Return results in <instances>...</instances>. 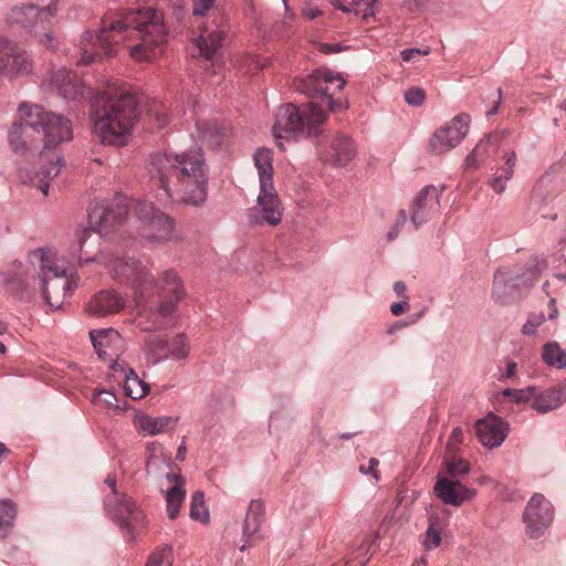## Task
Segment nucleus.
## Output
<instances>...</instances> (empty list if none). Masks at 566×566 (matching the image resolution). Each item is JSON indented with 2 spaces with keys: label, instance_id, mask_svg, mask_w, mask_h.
<instances>
[{
  "label": "nucleus",
  "instance_id": "59",
  "mask_svg": "<svg viewBox=\"0 0 566 566\" xmlns=\"http://www.w3.org/2000/svg\"><path fill=\"white\" fill-rule=\"evenodd\" d=\"M406 290H407V286H406L405 282H402V281H396V282L394 283V291H395V293H396L397 295H399V296H403V297H405V296H406V295H405Z\"/></svg>",
  "mask_w": 566,
  "mask_h": 566
},
{
  "label": "nucleus",
  "instance_id": "45",
  "mask_svg": "<svg viewBox=\"0 0 566 566\" xmlns=\"http://www.w3.org/2000/svg\"><path fill=\"white\" fill-rule=\"evenodd\" d=\"M463 443V430L461 427H455L452 429L451 434L447 442V452L449 455H454L460 446Z\"/></svg>",
  "mask_w": 566,
  "mask_h": 566
},
{
  "label": "nucleus",
  "instance_id": "16",
  "mask_svg": "<svg viewBox=\"0 0 566 566\" xmlns=\"http://www.w3.org/2000/svg\"><path fill=\"white\" fill-rule=\"evenodd\" d=\"M45 92L56 93L66 101H81L85 91L82 80L65 67L52 70L42 82Z\"/></svg>",
  "mask_w": 566,
  "mask_h": 566
},
{
  "label": "nucleus",
  "instance_id": "50",
  "mask_svg": "<svg viewBox=\"0 0 566 566\" xmlns=\"http://www.w3.org/2000/svg\"><path fill=\"white\" fill-rule=\"evenodd\" d=\"M346 46L340 43H321L319 51L324 54L339 53L344 51Z\"/></svg>",
  "mask_w": 566,
  "mask_h": 566
},
{
  "label": "nucleus",
  "instance_id": "20",
  "mask_svg": "<svg viewBox=\"0 0 566 566\" xmlns=\"http://www.w3.org/2000/svg\"><path fill=\"white\" fill-rule=\"evenodd\" d=\"M90 338L98 358L103 361L119 358L124 352L125 342L113 328L92 329Z\"/></svg>",
  "mask_w": 566,
  "mask_h": 566
},
{
  "label": "nucleus",
  "instance_id": "38",
  "mask_svg": "<svg viewBox=\"0 0 566 566\" xmlns=\"http://www.w3.org/2000/svg\"><path fill=\"white\" fill-rule=\"evenodd\" d=\"M189 349L190 347L187 336L182 333L177 334L170 340H168L166 353L167 359H185L189 355Z\"/></svg>",
  "mask_w": 566,
  "mask_h": 566
},
{
  "label": "nucleus",
  "instance_id": "63",
  "mask_svg": "<svg viewBox=\"0 0 566 566\" xmlns=\"http://www.w3.org/2000/svg\"><path fill=\"white\" fill-rule=\"evenodd\" d=\"M480 147V145H478L472 151L471 154L468 155L467 157V163H471V161H475L478 160V148Z\"/></svg>",
  "mask_w": 566,
  "mask_h": 566
},
{
  "label": "nucleus",
  "instance_id": "18",
  "mask_svg": "<svg viewBox=\"0 0 566 566\" xmlns=\"http://www.w3.org/2000/svg\"><path fill=\"white\" fill-rule=\"evenodd\" d=\"M29 104L22 103L18 108L19 113V123H14L9 130L8 139L11 149L15 154L27 155L29 153H33L38 150L39 145L31 137L34 128L31 125H28V122L24 115L29 114Z\"/></svg>",
  "mask_w": 566,
  "mask_h": 566
},
{
  "label": "nucleus",
  "instance_id": "26",
  "mask_svg": "<svg viewBox=\"0 0 566 566\" xmlns=\"http://www.w3.org/2000/svg\"><path fill=\"white\" fill-rule=\"evenodd\" d=\"M124 307L125 298L112 290H104L96 293L87 304V311L94 316L116 314Z\"/></svg>",
  "mask_w": 566,
  "mask_h": 566
},
{
  "label": "nucleus",
  "instance_id": "57",
  "mask_svg": "<svg viewBox=\"0 0 566 566\" xmlns=\"http://www.w3.org/2000/svg\"><path fill=\"white\" fill-rule=\"evenodd\" d=\"M104 483L111 488L113 496H114L113 499H116V497L119 496L118 492H117V489H116V479H115V476L107 475V478L105 479Z\"/></svg>",
  "mask_w": 566,
  "mask_h": 566
},
{
  "label": "nucleus",
  "instance_id": "25",
  "mask_svg": "<svg viewBox=\"0 0 566 566\" xmlns=\"http://www.w3.org/2000/svg\"><path fill=\"white\" fill-rule=\"evenodd\" d=\"M64 165L63 158L56 157L55 160L50 161L48 166H42L34 172L20 168L19 178L23 184H30L40 189L44 196H48L50 182L59 175Z\"/></svg>",
  "mask_w": 566,
  "mask_h": 566
},
{
  "label": "nucleus",
  "instance_id": "40",
  "mask_svg": "<svg viewBox=\"0 0 566 566\" xmlns=\"http://www.w3.org/2000/svg\"><path fill=\"white\" fill-rule=\"evenodd\" d=\"M444 465L447 473L452 478H459L470 472V464L455 455H449L444 459Z\"/></svg>",
  "mask_w": 566,
  "mask_h": 566
},
{
  "label": "nucleus",
  "instance_id": "41",
  "mask_svg": "<svg viewBox=\"0 0 566 566\" xmlns=\"http://www.w3.org/2000/svg\"><path fill=\"white\" fill-rule=\"evenodd\" d=\"M172 560V548L169 545H164L149 556L146 566H171Z\"/></svg>",
  "mask_w": 566,
  "mask_h": 566
},
{
  "label": "nucleus",
  "instance_id": "53",
  "mask_svg": "<svg viewBox=\"0 0 566 566\" xmlns=\"http://www.w3.org/2000/svg\"><path fill=\"white\" fill-rule=\"evenodd\" d=\"M428 52H429L428 50L421 51L420 49H416V48L406 49L401 52V57L403 61L409 62L418 55L428 54Z\"/></svg>",
  "mask_w": 566,
  "mask_h": 566
},
{
  "label": "nucleus",
  "instance_id": "35",
  "mask_svg": "<svg viewBox=\"0 0 566 566\" xmlns=\"http://www.w3.org/2000/svg\"><path fill=\"white\" fill-rule=\"evenodd\" d=\"M541 356L543 361L549 367L556 369L566 368V350L555 340L543 345Z\"/></svg>",
  "mask_w": 566,
  "mask_h": 566
},
{
  "label": "nucleus",
  "instance_id": "3",
  "mask_svg": "<svg viewBox=\"0 0 566 566\" xmlns=\"http://www.w3.org/2000/svg\"><path fill=\"white\" fill-rule=\"evenodd\" d=\"M95 36L106 56L116 54V45L119 42L137 38L139 42L130 46V56L137 61H149L164 51V15L151 7L125 11L116 19H103Z\"/></svg>",
  "mask_w": 566,
  "mask_h": 566
},
{
  "label": "nucleus",
  "instance_id": "52",
  "mask_svg": "<svg viewBox=\"0 0 566 566\" xmlns=\"http://www.w3.org/2000/svg\"><path fill=\"white\" fill-rule=\"evenodd\" d=\"M379 464V461L376 459V458H370L369 459V462H368V467H364V465H360L359 467V471L363 473V474H373V476L376 479V480H379V476L376 472V468L377 465Z\"/></svg>",
  "mask_w": 566,
  "mask_h": 566
},
{
  "label": "nucleus",
  "instance_id": "27",
  "mask_svg": "<svg viewBox=\"0 0 566 566\" xmlns=\"http://www.w3.org/2000/svg\"><path fill=\"white\" fill-rule=\"evenodd\" d=\"M166 480L172 484L165 493L167 515L175 520L186 499L185 480L179 473H167Z\"/></svg>",
  "mask_w": 566,
  "mask_h": 566
},
{
  "label": "nucleus",
  "instance_id": "19",
  "mask_svg": "<svg viewBox=\"0 0 566 566\" xmlns=\"http://www.w3.org/2000/svg\"><path fill=\"white\" fill-rule=\"evenodd\" d=\"M227 32L226 24H218L214 20L205 22L193 40V44L199 50L198 55L205 60H212L222 46Z\"/></svg>",
  "mask_w": 566,
  "mask_h": 566
},
{
  "label": "nucleus",
  "instance_id": "29",
  "mask_svg": "<svg viewBox=\"0 0 566 566\" xmlns=\"http://www.w3.org/2000/svg\"><path fill=\"white\" fill-rule=\"evenodd\" d=\"M533 397L532 408L538 413H547L566 402V391L560 387H551Z\"/></svg>",
  "mask_w": 566,
  "mask_h": 566
},
{
  "label": "nucleus",
  "instance_id": "36",
  "mask_svg": "<svg viewBox=\"0 0 566 566\" xmlns=\"http://www.w3.org/2000/svg\"><path fill=\"white\" fill-rule=\"evenodd\" d=\"M150 390L149 385L140 379L134 369L128 368V373L124 378L125 395L134 400L145 397Z\"/></svg>",
  "mask_w": 566,
  "mask_h": 566
},
{
  "label": "nucleus",
  "instance_id": "10",
  "mask_svg": "<svg viewBox=\"0 0 566 566\" xmlns=\"http://www.w3.org/2000/svg\"><path fill=\"white\" fill-rule=\"evenodd\" d=\"M59 0H51L48 6L34 3L14 6L8 13V23L19 25L46 49L57 48V40L51 31V23L57 12Z\"/></svg>",
  "mask_w": 566,
  "mask_h": 566
},
{
  "label": "nucleus",
  "instance_id": "1",
  "mask_svg": "<svg viewBox=\"0 0 566 566\" xmlns=\"http://www.w3.org/2000/svg\"><path fill=\"white\" fill-rule=\"evenodd\" d=\"M149 174L164 190L158 198L163 207L174 202L202 206L208 198L209 167L201 151L156 153L149 159Z\"/></svg>",
  "mask_w": 566,
  "mask_h": 566
},
{
  "label": "nucleus",
  "instance_id": "46",
  "mask_svg": "<svg viewBox=\"0 0 566 566\" xmlns=\"http://www.w3.org/2000/svg\"><path fill=\"white\" fill-rule=\"evenodd\" d=\"M426 98V92L419 87H410L405 92V101L411 106H421Z\"/></svg>",
  "mask_w": 566,
  "mask_h": 566
},
{
  "label": "nucleus",
  "instance_id": "8",
  "mask_svg": "<svg viewBox=\"0 0 566 566\" xmlns=\"http://www.w3.org/2000/svg\"><path fill=\"white\" fill-rule=\"evenodd\" d=\"M326 119V112L314 101L301 107L294 104H285L277 109L273 134L276 138H284L290 135L317 137L323 133Z\"/></svg>",
  "mask_w": 566,
  "mask_h": 566
},
{
  "label": "nucleus",
  "instance_id": "47",
  "mask_svg": "<svg viewBox=\"0 0 566 566\" xmlns=\"http://www.w3.org/2000/svg\"><path fill=\"white\" fill-rule=\"evenodd\" d=\"M93 401L95 403H103L105 406H116L117 403V397L116 395L111 390H99L96 392L93 397Z\"/></svg>",
  "mask_w": 566,
  "mask_h": 566
},
{
  "label": "nucleus",
  "instance_id": "37",
  "mask_svg": "<svg viewBox=\"0 0 566 566\" xmlns=\"http://www.w3.org/2000/svg\"><path fill=\"white\" fill-rule=\"evenodd\" d=\"M168 340L163 339L158 335H149L145 340V352L148 359L154 364H159L167 359Z\"/></svg>",
  "mask_w": 566,
  "mask_h": 566
},
{
  "label": "nucleus",
  "instance_id": "33",
  "mask_svg": "<svg viewBox=\"0 0 566 566\" xmlns=\"http://www.w3.org/2000/svg\"><path fill=\"white\" fill-rule=\"evenodd\" d=\"M15 518V504L10 499L0 500V539H6L12 534Z\"/></svg>",
  "mask_w": 566,
  "mask_h": 566
},
{
  "label": "nucleus",
  "instance_id": "31",
  "mask_svg": "<svg viewBox=\"0 0 566 566\" xmlns=\"http://www.w3.org/2000/svg\"><path fill=\"white\" fill-rule=\"evenodd\" d=\"M377 0H333L332 6L347 14L361 17L363 20L375 14V4Z\"/></svg>",
  "mask_w": 566,
  "mask_h": 566
},
{
  "label": "nucleus",
  "instance_id": "58",
  "mask_svg": "<svg viewBox=\"0 0 566 566\" xmlns=\"http://www.w3.org/2000/svg\"><path fill=\"white\" fill-rule=\"evenodd\" d=\"M502 98H503V94H502V90L501 88H497V99L495 102V105L486 112V116H492V115H495L499 111V107L502 103Z\"/></svg>",
  "mask_w": 566,
  "mask_h": 566
},
{
  "label": "nucleus",
  "instance_id": "56",
  "mask_svg": "<svg viewBox=\"0 0 566 566\" xmlns=\"http://www.w3.org/2000/svg\"><path fill=\"white\" fill-rule=\"evenodd\" d=\"M186 452H187V446H186V438L184 437L180 446L177 449L176 460L184 461L186 459Z\"/></svg>",
  "mask_w": 566,
  "mask_h": 566
},
{
  "label": "nucleus",
  "instance_id": "48",
  "mask_svg": "<svg viewBox=\"0 0 566 566\" xmlns=\"http://www.w3.org/2000/svg\"><path fill=\"white\" fill-rule=\"evenodd\" d=\"M214 3L216 0H192V14L202 17L212 9Z\"/></svg>",
  "mask_w": 566,
  "mask_h": 566
},
{
  "label": "nucleus",
  "instance_id": "13",
  "mask_svg": "<svg viewBox=\"0 0 566 566\" xmlns=\"http://www.w3.org/2000/svg\"><path fill=\"white\" fill-rule=\"evenodd\" d=\"M33 71L31 55L12 41L0 38V78L27 76Z\"/></svg>",
  "mask_w": 566,
  "mask_h": 566
},
{
  "label": "nucleus",
  "instance_id": "15",
  "mask_svg": "<svg viewBox=\"0 0 566 566\" xmlns=\"http://www.w3.org/2000/svg\"><path fill=\"white\" fill-rule=\"evenodd\" d=\"M554 516L552 503L541 493H535L528 501L523 517L531 538L541 537L549 527Z\"/></svg>",
  "mask_w": 566,
  "mask_h": 566
},
{
  "label": "nucleus",
  "instance_id": "51",
  "mask_svg": "<svg viewBox=\"0 0 566 566\" xmlns=\"http://www.w3.org/2000/svg\"><path fill=\"white\" fill-rule=\"evenodd\" d=\"M104 361L108 364V367H109L111 371L113 373V376H115L117 373L123 374L125 376V374L128 373V370H126L125 364L119 363V358H115L114 360L107 359Z\"/></svg>",
  "mask_w": 566,
  "mask_h": 566
},
{
  "label": "nucleus",
  "instance_id": "42",
  "mask_svg": "<svg viewBox=\"0 0 566 566\" xmlns=\"http://www.w3.org/2000/svg\"><path fill=\"white\" fill-rule=\"evenodd\" d=\"M441 544V527L437 520L430 518L429 526L426 531L423 547L426 551L437 548Z\"/></svg>",
  "mask_w": 566,
  "mask_h": 566
},
{
  "label": "nucleus",
  "instance_id": "60",
  "mask_svg": "<svg viewBox=\"0 0 566 566\" xmlns=\"http://www.w3.org/2000/svg\"><path fill=\"white\" fill-rule=\"evenodd\" d=\"M406 221H407V212H406V210H400L398 218L396 220L395 227L400 229V227H402L406 223Z\"/></svg>",
  "mask_w": 566,
  "mask_h": 566
},
{
  "label": "nucleus",
  "instance_id": "12",
  "mask_svg": "<svg viewBox=\"0 0 566 566\" xmlns=\"http://www.w3.org/2000/svg\"><path fill=\"white\" fill-rule=\"evenodd\" d=\"M105 506L109 517L130 541L136 539L146 528V515L127 494L116 499L107 496Z\"/></svg>",
  "mask_w": 566,
  "mask_h": 566
},
{
  "label": "nucleus",
  "instance_id": "43",
  "mask_svg": "<svg viewBox=\"0 0 566 566\" xmlns=\"http://www.w3.org/2000/svg\"><path fill=\"white\" fill-rule=\"evenodd\" d=\"M535 391L536 388L534 386H528L523 389L505 388L503 390V396L510 398L516 403H520L530 401L531 398L535 395Z\"/></svg>",
  "mask_w": 566,
  "mask_h": 566
},
{
  "label": "nucleus",
  "instance_id": "7",
  "mask_svg": "<svg viewBox=\"0 0 566 566\" xmlns=\"http://www.w3.org/2000/svg\"><path fill=\"white\" fill-rule=\"evenodd\" d=\"M31 262L38 269L42 282V295L52 310L61 308L66 296L76 286L67 275L64 261L56 259L49 249L39 248L31 254Z\"/></svg>",
  "mask_w": 566,
  "mask_h": 566
},
{
  "label": "nucleus",
  "instance_id": "2",
  "mask_svg": "<svg viewBox=\"0 0 566 566\" xmlns=\"http://www.w3.org/2000/svg\"><path fill=\"white\" fill-rule=\"evenodd\" d=\"M132 211L135 218H128L129 208L125 199L117 198L108 205L93 201L88 209L87 228L77 233V248L83 250L92 233L97 238L107 235L113 228L127 221L137 230L140 240L151 244H159L175 239L174 220L156 208L151 202H138Z\"/></svg>",
  "mask_w": 566,
  "mask_h": 566
},
{
  "label": "nucleus",
  "instance_id": "14",
  "mask_svg": "<svg viewBox=\"0 0 566 566\" xmlns=\"http://www.w3.org/2000/svg\"><path fill=\"white\" fill-rule=\"evenodd\" d=\"M470 122V115L462 113L453 117L446 126L437 129L429 142L430 153L440 155L455 148L467 136Z\"/></svg>",
  "mask_w": 566,
  "mask_h": 566
},
{
  "label": "nucleus",
  "instance_id": "6",
  "mask_svg": "<svg viewBox=\"0 0 566 566\" xmlns=\"http://www.w3.org/2000/svg\"><path fill=\"white\" fill-rule=\"evenodd\" d=\"M253 160L258 169L260 191L256 205L249 209L248 219L250 224L253 226L266 223L275 227L282 221L283 209L273 185V155L271 149L258 148L253 155Z\"/></svg>",
  "mask_w": 566,
  "mask_h": 566
},
{
  "label": "nucleus",
  "instance_id": "9",
  "mask_svg": "<svg viewBox=\"0 0 566 566\" xmlns=\"http://www.w3.org/2000/svg\"><path fill=\"white\" fill-rule=\"evenodd\" d=\"M345 84L346 81L340 74L329 69H318L303 77L294 78L292 87L302 94L316 98L318 101L316 102L317 105L322 108L325 105L329 112L337 113L349 107L346 98L334 97L336 93L343 91Z\"/></svg>",
  "mask_w": 566,
  "mask_h": 566
},
{
  "label": "nucleus",
  "instance_id": "22",
  "mask_svg": "<svg viewBox=\"0 0 566 566\" xmlns=\"http://www.w3.org/2000/svg\"><path fill=\"white\" fill-rule=\"evenodd\" d=\"M265 518V505L260 499L252 500L249 504L242 527L244 544L240 547L243 552L248 546L253 545V541H262L261 525Z\"/></svg>",
  "mask_w": 566,
  "mask_h": 566
},
{
  "label": "nucleus",
  "instance_id": "39",
  "mask_svg": "<svg viewBox=\"0 0 566 566\" xmlns=\"http://www.w3.org/2000/svg\"><path fill=\"white\" fill-rule=\"evenodd\" d=\"M189 515L192 520L206 523L209 521V511L205 504V494L202 491H196L191 495Z\"/></svg>",
  "mask_w": 566,
  "mask_h": 566
},
{
  "label": "nucleus",
  "instance_id": "5",
  "mask_svg": "<svg viewBox=\"0 0 566 566\" xmlns=\"http://www.w3.org/2000/svg\"><path fill=\"white\" fill-rule=\"evenodd\" d=\"M109 268L116 280L132 284L137 307H143L144 302L159 293V290L167 291L169 294L168 298L157 308V313L163 317L170 315L175 311L185 294L179 276L174 270L164 272L163 285L159 286L155 282L153 274L138 260L132 258H116L111 261Z\"/></svg>",
  "mask_w": 566,
  "mask_h": 566
},
{
  "label": "nucleus",
  "instance_id": "62",
  "mask_svg": "<svg viewBox=\"0 0 566 566\" xmlns=\"http://www.w3.org/2000/svg\"><path fill=\"white\" fill-rule=\"evenodd\" d=\"M398 234H399V229H398L397 227H395V226H394V227L388 231V233H387L388 240H389V241L395 240V239L398 237Z\"/></svg>",
  "mask_w": 566,
  "mask_h": 566
},
{
  "label": "nucleus",
  "instance_id": "30",
  "mask_svg": "<svg viewBox=\"0 0 566 566\" xmlns=\"http://www.w3.org/2000/svg\"><path fill=\"white\" fill-rule=\"evenodd\" d=\"M504 166L500 167L489 180V186L496 193H503L507 187V181L513 178L517 157L514 150L504 151Z\"/></svg>",
  "mask_w": 566,
  "mask_h": 566
},
{
  "label": "nucleus",
  "instance_id": "4",
  "mask_svg": "<svg viewBox=\"0 0 566 566\" xmlns=\"http://www.w3.org/2000/svg\"><path fill=\"white\" fill-rule=\"evenodd\" d=\"M137 106L136 96L123 86L99 93L91 112L94 134L104 145H125L137 118Z\"/></svg>",
  "mask_w": 566,
  "mask_h": 566
},
{
  "label": "nucleus",
  "instance_id": "28",
  "mask_svg": "<svg viewBox=\"0 0 566 566\" xmlns=\"http://www.w3.org/2000/svg\"><path fill=\"white\" fill-rule=\"evenodd\" d=\"M526 281L520 276H512L509 272L499 270L493 277L492 297L495 302L504 304L513 292Z\"/></svg>",
  "mask_w": 566,
  "mask_h": 566
},
{
  "label": "nucleus",
  "instance_id": "21",
  "mask_svg": "<svg viewBox=\"0 0 566 566\" xmlns=\"http://www.w3.org/2000/svg\"><path fill=\"white\" fill-rule=\"evenodd\" d=\"M475 428L479 441L489 449L499 448L509 433V423L493 413L479 419Z\"/></svg>",
  "mask_w": 566,
  "mask_h": 566
},
{
  "label": "nucleus",
  "instance_id": "32",
  "mask_svg": "<svg viewBox=\"0 0 566 566\" xmlns=\"http://www.w3.org/2000/svg\"><path fill=\"white\" fill-rule=\"evenodd\" d=\"M178 421L177 418H172L169 416L161 417H151L149 415H142L136 419V424L139 430H142L145 434L156 436L158 433L164 432V430L170 426L176 424Z\"/></svg>",
  "mask_w": 566,
  "mask_h": 566
},
{
  "label": "nucleus",
  "instance_id": "61",
  "mask_svg": "<svg viewBox=\"0 0 566 566\" xmlns=\"http://www.w3.org/2000/svg\"><path fill=\"white\" fill-rule=\"evenodd\" d=\"M95 61V54L93 53H87V52H84L80 62L82 64H91Z\"/></svg>",
  "mask_w": 566,
  "mask_h": 566
},
{
  "label": "nucleus",
  "instance_id": "24",
  "mask_svg": "<svg viewBox=\"0 0 566 566\" xmlns=\"http://www.w3.org/2000/svg\"><path fill=\"white\" fill-rule=\"evenodd\" d=\"M434 493L443 503L453 506H460L465 501L473 499L476 494L475 490L448 478H439L437 480Z\"/></svg>",
  "mask_w": 566,
  "mask_h": 566
},
{
  "label": "nucleus",
  "instance_id": "54",
  "mask_svg": "<svg viewBox=\"0 0 566 566\" xmlns=\"http://www.w3.org/2000/svg\"><path fill=\"white\" fill-rule=\"evenodd\" d=\"M516 367H517V364L515 361H509L507 365H506V370H505V374H503L501 377H500V380L501 381H504L509 378H512L515 373H516Z\"/></svg>",
  "mask_w": 566,
  "mask_h": 566
},
{
  "label": "nucleus",
  "instance_id": "17",
  "mask_svg": "<svg viewBox=\"0 0 566 566\" xmlns=\"http://www.w3.org/2000/svg\"><path fill=\"white\" fill-rule=\"evenodd\" d=\"M443 187L433 185L424 186L415 197L410 208V219L416 229L428 222L433 214L439 212L440 196Z\"/></svg>",
  "mask_w": 566,
  "mask_h": 566
},
{
  "label": "nucleus",
  "instance_id": "64",
  "mask_svg": "<svg viewBox=\"0 0 566 566\" xmlns=\"http://www.w3.org/2000/svg\"><path fill=\"white\" fill-rule=\"evenodd\" d=\"M9 452V449L4 443L0 442V464L2 463L3 457Z\"/></svg>",
  "mask_w": 566,
  "mask_h": 566
},
{
  "label": "nucleus",
  "instance_id": "44",
  "mask_svg": "<svg viewBox=\"0 0 566 566\" xmlns=\"http://www.w3.org/2000/svg\"><path fill=\"white\" fill-rule=\"evenodd\" d=\"M545 321L546 317L543 312L531 313L526 323L522 327V333L528 336L535 335L537 327H539Z\"/></svg>",
  "mask_w": 566,
  "mask_h": 566
},
{
  "label": "nucleus",
  "instance_id": "23",
  "mask_svg": "<svg viewBox=\"0 0 566 566\" xmlns=\"http://www.w3.org/2000/svg\"><path fill=\"white\" fill-rule=\"evenodd\" d=\"M356 155V146L349 137L336 134L329 145L319 150L322 160L334 166H346Z\"/></svg>",
  "mask_w": 566,
  "mask_h": 566
},
{
  "label": "nucleus",
  "instance_id": "55",
  "mask_svg": "<svg viewBox=\"0 0 566 566\" xmlns=\"http://www.w3.org/2000/svg\"><path fill=\"white\" fill-rule=\"evenodd\" d=\"M302 12L304 17L311 20L317 18L321 14V11L317 8H312L310 6L303 7Z\"/></svg>",
  "mask_w": 566,
  "mask_h": 566
},
{
  "label": "nucleus",
  "instance_id": "11",
  "mask_svg": "<svg viewBox=\"0 0 566 566\" xmlns=\"http://www.w3.org/2000/svg\"><path fill=\"white\" fill-rule=\"evenodd\" d=\"M29 114L24 115L28 125L34 128V132L42 135L43 148L51 149L63 142L72 139L73 132L69 118L45 111L39 105H29Z\"/></svg>",
  "mask_w": 566,
  "mask_h": 566
},
{
  "label": "nucleus",
  "instance_id": "49",
  "mask_svg": "<svg viewBox=\"0 0 566 566\" xmlns=\"http://www.w3.org/2000/svg\"><path fill=\"white\" fill-rule=\"evenodd\" d=\"M408 310H409V302H408L407 296H405V300H402L400 302L392 303L390 305V312L395 316H399V315L403 314L405 312H407Z\"/></svg>",
  "mask_w": 566,
  "mask_h": 566
},
{
  "label": "nucleus",
  "instance_id": "34",
  "mask_svg": "<svg viewBox=\"0 0 566 566\" xmlns=\"http://www.w3.org/2000/svg\"><path fill=\"white\" fill-rule=\"evenodd\" d=\"M171 459L168 454H165L161 450L159 452H153L146 462V474L148 478L158 480L160 478L166 479V469L170 468ZM169 473H172L171 471Z\"/></svg>",
  "mask_w": 566,
  "mask_h": 566
}]
</instances>
